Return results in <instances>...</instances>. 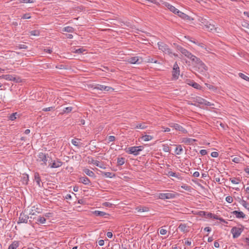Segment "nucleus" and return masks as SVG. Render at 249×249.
<instances>
[{"label":"nucleus","instance_id":"obj_1","mask_svg":"<svg viewBox=\"0 0 249 249\" xmlns=\"http://www.w3.org/2000/svg\"><path fill=\"white\" fill-rule=\"evenodd\" d=\"M194 70L203 76H207L208 67L201 60L197 57L192 61Z\"/></svg>","mask_w":249,"mask_h":249},{"label":"nucleus","instance_id":"obj_2","mask_svg":"<svg viewBox=\"0 0 249 249\" xmlns=\"http://www.w3.org/2000/svg\"><path fill=\"white\" fill-rule=\"evenodd\" d=\"M158 46L159 49L162 51L164 54L169 55L170 57H177L178 55L173 53L171 49L169 48V46L164 43L163 42L160 41L158 42Z\"/></svg>","mask_w":249,"mask_h":249},{"label":"nucleus","instance_id":"obj_3","mask_svg":"<svg viewBox=\"0 0 249 249\" xmlns=\"http://www.w3.org/2000/svg\"><path fill=\"white\" fill-rule=\"evenodd\" d=\"M143 149L142 146H131L125 149V152L129 154H132L134 156H138L140 152Z\"/></svg>","mask_w":249,"mask_h":249},{"label":"nucleus","instance_id":"obj_4","mask_svg":"<svg viewBox=\"0 0 249 249\" xmlns=\"http://www.w3.org/2000/svg\"><path fill=\"white\" fill-rule=\"evenodd\" d=\"M177 49L183 55L190 59L192 61L195 58L196 56L193 54L191 52L188 51L186 49L183 48L181 46H178Z\"/></svg>","mask_w":249,"mask_h":249},{"label":"nucleus","instance_id":"obj_5","mask_svg":"<svg viewBox=\"0 0 249 249\" xmlns=\"http://www.w3.org/2000/svg\"><path fill=\"white\" fill-rule=\"evenodd\" d=\"M193 101L196 103H198L200 105H203L207 106H212L214 104L207 101L206 100L198 96H196L193 98Z\"/></svg>","mask_w":249,"mask_h":249},{"label":"nucleus","instance_id":"obj_6","mask_svg":"<svg viewBox=\"0 0 249 249\" xmlns=\"http://www.w3.org/2000/svg\"><path fill=\"white\" fill-rule=\"evenodd\" d=\"M177 194L175 192H170L167 193H160L159 195V198L161 199H169L175 198Z\"/></svg>","mask_w":249,"mask_h":249},{"label":"nucleus","instance_id":"obj_7","mask_svg":"<svg viewBox=\"0 0 249 249\" xmlns=\"http://www.w3.org/2000/svg\"><path fill=\"white\" fill-rule=\"evenodd\" d=\"M93 89L107 92H112L114 89L109 86H106L100 84H96L94 86Z\"/></svg>","mask_w":249,"mask_h":249},{"label":"nucleus","instance_id":"obj_8","mask_svg":"<svg viewBox=\"0 0 249 249\" xmlns=\"http://www.w3.org/2000/svg\"><path fill=\"white\" fill-rule=\"evenodd\" d=\"M243 228L234 227L231 230V232L232 234L233 238H236L238 237L243 231Z\"/></svg>","mask_w":249,"mask_h":249},{"label":"nucleus","instance_id":"obj_9","mask_svg":"<svg viewBox=\"0 0 249 249\" xmlns=\"http://www.w3.org/2000/svg\"><path fill=\"white\" fill-rule=\"evenodd\" d=\"M180 74V70L178 65L177 62H176L173 66L172 71L173 78L175 79H178Z\"/></svg>","mask_w":249,"mask_h":249},{"label":"nucleus","instance_id":"obj_10","mask_svg":"<svg viewBox=\"0 0 249 249\" xmlns=\"http://www.w3.org/2000/svg\"><path fill=\"white\" fill-rule=\"evenodd\" d=\"M169 125L170 127L174 128L175 130L180 131L183 134L187 133V130L178 124L171 123L169 124Z\"/></svg>","mask_w":249,"mask_h":249},{"label":"nucleus","instance_id":"obj_11","mask_svg":"<svg viewBox=\"0 0 249 249\" xmlns=\"http://www.w3.org/2000/svg\"><path fill=\"white\" fill-rule=\"evenodd\" d=\"M39 161H42L41 163L42 165H46L47 162V157H48V154H45L43 152H39L37 155Z\"/></svg>","mask_w":249,"mask_h":249},{"label":"nucleus","instance_id":"obj_12","mask_svg":"<svg viewBox=\"0 0 249 249\" xmlns=\"http://www.w3.org/2000/svg\"><path fill=\"white\" fill-rule=\"evenodd\" d=\"M88 162L89 164H93L94 165H95L96 166L99 167L100 168L102 169H106V167H104V165L103 164H100V162L98 160H94L93 158L91 157H88Z\"/></svg>","mask_w":249,"mask_h":249},{"label":"nucleus","instance_id":"obj_13","mask_svg":"<svg viewBox=\"0 0 249 249\" xmlns=\"http://www.w3.org/2000/svg\"><path fill=\"white\" fill-rule=\"evenodd\" d=\"M28 219L29 216L28 215L25 214L23 213H21L19 215L18 221V224L27 223Z\"/></svg>","mask_w":249,"mask_h":249},{"label":"nucleus","instance_id":"obj_14","mask_svg":"<svg viewBox=\"0 0 249 249\" xmlns=\"http://www.w3.org/2000/svg\"><path fill=\"white\" fill-rule=\"evenodd\" d=\"M63 162L59 160H53L51 164H50L49 166L51 168H56L62 166Z\"/></svg>","mask_w":249,"mask_h":249},{"label":"nucleus","instance_id":"obj_15","mask_svg":"<svg viewBox=\"0 0 249 249\" xmlns=\"http://www.w3.org/2000/svg\"><path fill=\"white\" fill-rule=\"evenodd\" d=\"M164 4L167 8H168V9L170 10V11L177 15L178 12L179 10L168 2H165Z\"/></svg>","mask_w":249,"mask_h":249},{"label":"nucleus","instance_id":"obj_16","mask_svg":"<svg viewBox=\"0 0 249 249\" xmlns=\"http://www.w3.org/2000/svg\"><path fill=\"white\" fill-rule=\"evenodd\" d=\"M232 214L234 215L237 218H242L244 219L246 217V215L241 211H234L232 213Z\"/></svg>","mask_w":249,"mask_h":249},{"label":"nucleus","instance_id":"obj_17","mask_svg":"<svg viewBox=\"0 0 249 249\" xmlns=\"http://www.w3.org/2000/svg\"><path fill=\"white\" fill-rule=\"evenodd\" d=\"M79 182L87 185H91V181L86 176L80 178Z\"/></svg>","mask_w":249,"mask_h":249},{"label":"nucleus","instance_id":"obj_18","mask_svg":"<svg viewBox=\"0 0 249 249\" xmlns=\"http://www.w3.org/2000/svg\"><path fill=\"white\" fill-rule=\"evenodd\" d=\"M0 78H3L7 81H15L16 79L14 75L10 74H4L0 76Z\"/></svg>","mask_w":249,"mask_h":249},{"label":"nucleus","instance_id":"obj_19","mask_svg":"<svg viewBox=\"0 0 249 249\" xmlns=\"http://www.w3.org/2000/svg\"><path fill=\"white\" fill-rule=\"evenodd\" d=\"M178 228L181 232L184 233H186L189 231V227H188L186 224H180Z\"/></svg>","mask_w":249,"mask_h":249},{"label":"nucleus","instance_id":"obj_20","mask_svg":"<svg viewBox=\"0 0 249 249\" xmlns=\"http://www.w3.org/2000/svg\"><path fill=\"white\" fill-rule=\"evenodd\" d=\"M196 139H194L192 138H184L182 139V142L187 144H193L194 142H196Z\"/></svg>","mask_w":249,"mask_h":249},{"label":"nucleus","instance_id":"obj_21","mask_svg":"<svg viewBox=\"0 0 249 249\" xmlns=\"http://www.w3.org/2000/svg\"><path fill=\"white\" fill-rule=\"evenodd\" d=\"M207 218H213L214 219L219 220L221 221H224L222 218H218L217 216L213 215L211 213H206V217Z\"/></svg>","mask_w":249,"mask_h":249},{"label":"nucleus","instance_id":"obj_22","mask_svg":"<svg viewBox=\"0 0 249 249\" xmlns=\"http://www.w3.org/2000/svg\"><path fill=\"white\" fill-rule=\"evenodd\" d=\"M34 180L36 182L38 187H41V178L38 173L36 172L34 174Z\"/></svg>","mask_w":249,"mask_h":249},{"label":"nucleus","instance_id":"obj_23","mask_svg":"<svg viewBox=\"0 0 249 249\" xmlns=\"http://www.w3.org/2000/svg\"><path fill=\"white\" fill-rule=\"evenodd\" d=\"M93 213L96 216H99V217H106V215H108V214L104 212L103 211H94L93 212Z\"/></svg>","mask_w":249,"mask_h":249},{"label":"nucleus","instance_id":"obj_24","mask_svg":"<svg viewBox=\"0 0 249 249\" xmlns=\"http://www.w3.org/2000/svg\"><path fill=\"white\" fill-rule=\"evenodd\" d=\"M177 15L178 16L180 17L183 19L190 20V17L186 15V14L180 11L179 10L178 12Z\"/></svg>","mask_w":249,"mask_h":249},{"label":"nucleus","instance_id":"obj_25","mask_svg":"<svg viewBox=\"0 0 249 249\" xmlns=\"http://www.w3.org/2000/svg\"><path fill=\"white\" fill-rule=\"evenodd\" d=\"M46 219L44 216L39 215L36 219V223L38 225L44 224L46 223Z\"/></svg>","mask_w":249,"mask_h":249},{"label":"nucleus","instance_id":"obj_26","mask_svg":"<svg viewBox=\"0 0 249 249\" xmlns=\"http://www.w3.org/2000/svg\"><path fill=\"white\" fill-rule=\"evenodd\" d=\"M19 243L18 241H14L9 246L8 249H17V248L19 246Z\"/></svg>","mask_w":249,"mask_h":249},{"label":"nucleus","instance_id":"obj_27","mask_svg":"<svg viewBox=\"0 0 249 249\" xmlns=\"http://www.w3.org/2000/svg\"><path fill=\"white\" fill-rule=\"evenodd\" d=\"M188 84L189 85L193 87L195 89H200V88H201V86L199 84H198L193 81H189V82L188 83Z\"/></svg>","mask_w":249,"mask_h":249},{"label":"nucleus","instance_id":"obj_28","mask_svg":"<svg viewBox=\"0 0 249 249\" xmlns=\"http://www.w3.org/2000/svg\"><path fill=\"white\" fill-rule=\"evenodd\" d=\"M83 172L87 176H89L90 177L95 178V174L94 173V172H92V171L90 170L89 169L85 168V169H83Z\"/></svg>","mask_w":249,"mask_h":249},{"label":"nucleus","instance_id":"obj_29","mask_svg":"<svg viewBox=\"0 0 249 249\" xmlns=\"http://www.w3.org/2000/svg\"><path fill=\"white\" fill-rule=\"evenodd\" d=\"M62 31L64 32L73 33L75 29L71 26H66L62 29Z\"/></svg>","mask_w":249,"mask_h":249},{"label":"nucleus","instance_id":"obj_30","mask_svg":"<svg viewBox=\"0 0 249 249\" xmlns=\"http://www.w3.org/2000/svg\"><path fill=\"white\" fill-rule=\"evenodd\" d=\"M139 58L137 56H133L129 58L128 60V62L131 64H136L138 63Z\"/></svg>","mask_w":249,"mask_h":249},{"label":"nucleus","instance_id":"obj_31","mask_svg":"<svg viewBox=\"0 0 249 249\" xmlns=\"http://www.w3.org/2000/svg\"><path fill=\"white\" fill-rule=\"evenodd\" d=\"M101 174L107 178H112L115 176V175L111 172H101Z\"/></svg>","mask_w":249,"mask_h":249},{"label":"nucleus","instance_id":"obj_32","mask_svg":"<svg viewBox=\"0 0 249 249\" xmlns=\"http://www.w3.org/2000/svg\"><path fill=\"white\" fill-rule=\"evenodd\" d=\"M183 152V148L181 145H178L176 146L175 152L177 155H180Z\"/></svg>","mask_w":249,"mask_h":249},{"label":"nucleus","instance_id":"obj_33","mask_svg":"<svg viewBox=\"0 0 249 249\" xmlns=\"http://www.w3.org/2000/svg\"><path fill=\"white\" fill-rule=\"evenodd\" d=\"M147 127L146 123H143L141 124H138L135 127V128L144 129Z\"/></svg>","mask_w":249,"mask_h":249},{"label":"nucleus","instance_id":"obj_34","mask_svg":"<svg viewBox=\"0 0 249 249\" xmlns=\"http://www.w3.org/2000/svg\"><path fill=\"white\" fill-rule=\"evenodd\" d=\"M142 140L145 142H148L152 140L153 139V137L151 135H145L141 137Z\"/></svg>","mask_w":249,"mask_h":249},{"label":"nucleus","instance_id":"obj_35","mask_svg":"<svg viewBox=\"0 0 249 249\" xmlns=\"http://www.w3.org/2000/svg\"><path fill=\"white\" fill-rule=\"evenodd\" d=\"M136 210L139 212H145L148 211L149 209L147 207L145 206L137 207Z\"/></svg>","mask_w":249,"mask_h":249},{"label":"nucleus","instance_id":"obj_36","mask_svg":"<svg viewBox=\"0 0 249 249\" xmlns=\"http://www.w3.org/2000/svg\"><path fill=\"white\" fill-rule=\"evenodd\" d=\"M125 163V158L123 157L117 158V165L121 166Z\"/></svg>","mask_w":249,"mask_h":249},{"label":"nucleus","instance_id":"obj_37","mask_svg":"<svg viewBox=\"0 0 249 249\" xmlns=\"http://www.w3.org/2000/svg\"><path fill=\"white\" fill-rule=\"evenodd\" d=\"M86 51V49H85L84 48H79L77 49H74L73 51V53H77V54H81V53H83Z\"/></svg>","mask_w":249,"mask_h":249},{"label":"nucleus","instance_id":"obj_38","mask_svg":"<svg viewBox=\"0 0 249 249\" xmlns=\"http://www.w3.org/2000/svg\"><path fill=\"white\" fill-rule=\"evenodd\" d=\"M230 181L232 183V184H238L239 183L240 181V178H230Z\"/></svg>","mask_w":249,"mask_h":249},{"label":"nucleus","instance_id":"obj_39","mask_svg":"<svg viewBox=\"0 0 249 249\" xmlns=\"http://www.w3.org/2000/svg\"><path fill=\"white\" fill-rule=\"evenodd\" d=\"M146 62L148 63H159L158 60L151 57H148L146 58Z\"/></svg>","mask_w":249,"mask_h":249},{"label":"nucleus","instance_id":"obj_40","mask_svg":"<svg viewBox=\"0 0 249 249\" xmlns=\"http://www.w3.org/2000/svg\"><path fill=\"white\" fill-rule=\"evenodd\" d=\"M167 175L168 177H175V178H179L178 175H177L176 173L173 172L172 171H169L168 172V173L167 174Z\"/></svg>","mask_w":249,"mask_h":249},{"label":"nucleus","instance_id":"obj_41","mask_svg":"<svg viewBox=\"0 0 249 249\" xmlns=\"http://www.w3.org/2000/svg\"><path fill=\"white\" fill-rule=\"evenodd\" d=\"M30 34L31 36H39L40 32L37 30H34L30 32Z\"/></svg>","mask_w":249,"mask_h":249},{"label":"nucleus","instance_id":"obj_42","mask_svg":"<svg viewBox=\"0 0 249 249\" xmlns=\"http://www.w3.org/2000/svg\"><path fill=\"white\" fill-rule=\"evenodd\" d=\"M238 75L242 79L249 82V77L245 75L244 73L240 72L238 73Z\"/></svg>","mask_w":249,"mask_h":249},{"label":"nucleus","instance_id":"obj_43","mask_svg":"<svg viewBox=\"0 0 249 249\" xmlns=\"http://www.w3.org/2000/svg\"><path fill=\"white\" fill-rule=\"evenodd\" d=\"M78 140H79V139H72V140H71V143H72L73 145H74V146H75L77 147L78 148H79V147H80V145L78 144V142H77V141H78Z\"/></svg>","mask_w":249,"mask_h":249},{"label":"nucleus","instance_id":"obj_44","mask_svg":"<svg viewBox=\"0 0 249 249\" xmlns=\"http://www.w3.org/2000/svg\"><path fill=\"white\" fill-rule=\"evenodd\" d=\"M23 182L24 183L27 184L29 181V176L26 174L24 175L22 178Z\"/></svg>","mask_w":249,"mask_h":249},{"label":"nucleus","instance_id":"obj_45","mask_svg":"<svg viewBox=\"0 0 249 249\" xmlns=\"http://www.w3.org/2000/svg\"><path fill=\"white\" fill-rule=\"evenodd\" d=\"M18 115V113L15 112L11 114L9 116V119L11 121H14L17 118V116Z\"/></svg>","mask_w":249,"mask_h":249},{"label":"nucleus","instance_id":"obj_46","mask_svg":"<svg viewBox=\"0 0 249 249\" xmlns=\"http://www.w3.org/2000/svg\"><path fill=\"white\" fill-rule=\"evenodd\" d=\"M17 48H18L19 49H27L28 48V46H26L25 44H18V46H16Z\"/></svg>","mask_w":249,"mask_h":249},{"label":"nucleus","instance_id":"obj_47","mask_svg":"<svg viewBox=\"0 0 249 249\" xmlns=\"http://www.w3.org/2000/svg\"><path fill=\"white\" fill-rule=\"evenodd\" d=\"M239 202L244 207L247 208L248 203L244 199H240Z\"/></svg>","mask_w":249,"mask_h":249},{"label":"nucleus","instance_id":"obj_48","mask_svg":"<svg viewBox=\"0 0 249 249\" xmlns=\"http://www.w3.org/2000/svg\"><path fill=\"white\" fill-rule=\"evenodd\" d=\"M72 107H67L64 108L63 109V112L64 113H69L72 111Z\"/></svg>","mask_w":249,"mask_h":249},{"label":"nucleus","instance_id":"obj_49","mask_svg":"<svg viewBox=\"0 0 249 249\" xmlns=\"http://www.w3.org/2000/svg\"><path fill=\"white\" fill-rule=\"evenodd\" d=\"M116 140V138L114 136H109L107 138L108 143H109L110 142H114Z\"/></svg>","mask_w":249,"mask_h":249},{"label":"nucleus","instance_id":"obj_50","mask_svg":"<svg viewBox=\"0 0 249 249\" xmlns=\"http://www.w3.org/2000/svg\"><path fill=\"white\" fill-rule=\"evenodd\" d=\"M54 108V107H48L43 108L42 110L44 112L50 111Z\"/></svg>","mask_w":249,"mask_h":249},{"label":"nucleus","instance_id":"obj_51","mask_svg":"<svg viewBox=\"0 0 249 249\" xmlns=\"http://www.w3.org/2000/svg\"><path fill=\"white\" fill-rule=\"evenodd\" d=\"M31 17L30 16L29 13H26L24 14L21 17L22 19H30Z\"/></svg>","mask_w":249,"mask_h":249},{"label":"nucleus","instance_id":"obj_52","mask_svg":"<svg viewBox=\"0 0 249 249\" xmlns=\"http://www.w3.org/2000/svg\"><path fill=\"white\" fill-rule=\"evenodd\" d=\"M198 214L199 216L206 217V212L203 211H200L198 212Z\"/></svg>","mask_w":249,"mask_h":249},{"label":"nucleus","instance_id":"obj_53","mask_svg":"<svg viewBox=\"0 0 249 249\" xmlns=\"http://www.w3.org/2000/svg\"><path fill=\"white\" fill-rule=\"evenodd\" d=\"M226 201L229 203H231L233 201V198L231 196H228L226 197Z\"/></svg>","mask_w":249,"mask_h":249},{"label":"nucleus","instance_id":"obj_54","mask_svg":"<svg viewBox=\"0 0 249 249\" xmlns=\"http://www.w3.org/2000/svg\"><path fill=\"white\" fill-rule=\"evenodd\" d=\"M187 39L190 41V42H193V43L197 45H200V43H198V42H196L195 40H193L191 39V37H189V36H188L187 37Z\"/></svg>","mask_w":249,"mask_h":249},{"label":"nucleus","instance_id":"obj_55","mask_svg":"<svg viewBox=\"0 0 249 249\" xmlns=\"http://www.w3.org/2000/svg\"><path fill=\"white\" fill-rule=\"evenodd\" d=\"M218 153L217 152H212L211 154V156L213 158H217L218 156Z\"/></svg>","mask_w":249,"mask_h":249},{"label":"nucleus","instance_id":"obj_56","mask_svg":"<svg viewBox=\"0 0 249 249\" xmlns=\"http://www.w3.org/2000/svg\"><path fill=\"white\" fill-rule=\"evenodd\" d=\"M242 26L249 29V23L246 21H243L242 23Z\"/></svg>","mask_w":249,"mask_h":249},{"label":"nucleus","instance_id":"obj_57","mask_svg":"<svg viewBox=\"0 0 249 249\" xmlns=\"http://www.w3.org/2000/svg\"><path fill=\"white\" fill-rule=\"evenodd\" d=\"M160 233L161 235H165L167 233V231L164 229H161L160 231Z\"/></svg>","mask_w":249,"mask_h":249},{"label":"nucleus","instance_id":"obj_58","mask_svg":"<svg viewBox=\"0 0 249 249\" xmlns=\"http://www.w3.org/2000/svg\"><path fill=\"white\" fill-rule=\"evenodd\" d=\"M44 51L46 53H49V54H51L53 52L52 49L51 48H49L44 49Z\"/></svg>","mask_w":249,"mask_h":249},{"label":"nucleus","instance_id":"obj_59","mask_svg":"<svg viewBox=\"0 0 249 249\" xmlns=\"http://www.w3.org/2000/svg\"><path fill=\"white\" fill-rule=\"evenodd\" d=\"M199 153L202 156H204L207 154V151L205 149L200 150Z\"/></svg>","mask_w":249,"mask_h":249},{"label":"nucleus","instance_id":"obj_60","mask_svg":"<svg viewBox=\"0 0 249 249\" xmlns=\"http://www.w3.org/2000/svg\"><path fill=\"white\" fill-rule=\"evenodd\" d=\"M52 215H53V213H44V217H48V218L52 217Z\"/></svg>","mask_w":249,"mask_h":249},{"label":"nucleus","instance_id":"obj_61","mask_svg":"<svg viewBox=\"0 0 249 249\" xmlns=\"http://www.w3.org/2000/svg\"><path fill=\"white\" fill-rule=\"evenodd\" d=\"M200 175V174L197 171H196L194 173H193V177H195V178H197Z\"/></svg>","mask_w":249,"mask_h":249},{"label":"nucleus","instance_id":"obj_62","mask_svg":"<svg viewBox=\"0 0 249 249\" xmlns=\"http://www.w3.org/2000/svg\"><path fill=\"white\" fill-rule=\"evenodd\" d=\"M107 236L108 238H111L113 236V234L110 231H108L107 233Z\"/></svg>","mask_w":249,"mask_h":249},{"label":"nucleus","instance_id":"obj_63","mask_svg":"<svg viewBox=\"0 0 249 249\" xmlns=\"http://www.w3.org/2000/svg\"><path fill=\"white\" fill-rule=\"evenodd\" d=\"M163 150L164 152H168L169 151L170 148L168 146H164L163 148Z\"/></svg>","mask_w":249,"mask_h":249},{"label":"nucleus","instance_id":"obj_64","mask_svg":"<svg viewBox=\"0 0 249 249\" xmlns=\"http://www.w3.org/2000/svg\"><path fill=\"white\" fill-rule=\"evenodd\" d=\"M105 244V241L104 240H100L98 241V244L100 246H103Z\"/></svg>","mask_w":249,"mask_h":249}]
</instances>
